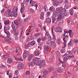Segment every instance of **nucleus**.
Listing matches in <instances>:
<instances>
[{
    "label": "nucleus",
    "instance_id": "nucleus-60",
    "mask_svg": "<svg viewBox=\"0 0 78 78\" xmlns=\"http://www.w3.org/2000/svg\"><path fill=\"white\" fill-rule=\"evenodd\" d=\"M47 74H44L43 75V78H45L46 77V76H47Z\"/></svg>",
    "mask_w": 78,
    "mask_h": 78
},
{
    "label": "nucleus",
    "instance_id": "nucleus-16",
    "mask_svg": "<svg viewBox=\"0 0 78 78\" xmlns=\"http://www.w3.org/2000/svg\"><path fill=\"white\" fill-rule=\"evenodd\" d=\"M35 4H36V2L33 1L31 5L32 6H34L35 7H36V8H37V6H38L37 5H35Z\"/></svg>",
    "mask_w": 78,
    "mask_h": 78
},
{
    "label": "nucleus",
    "instance_id": "nucleus-56",
    "mask_svg": "<svg viewBox=\"0 0 78 78\" xmlns=\"http://www.w3.org/2000/svg\"><path fill=\"white\" fill-rule=\"evenodd\" d=\"M58 27L55 28V32H58Z\"/></svg>",
    "mask_w": 78,
    "mask_h": 78
},
{
    "label": "nucleus",
    "instance_id": "nucleus-61",
    "mask_svg": "<svg viewBox=\"0 0 78 78\" xmlns=\"http://www.w3.org/2000/svg\"><path fill=\"white\" fill-rule=\"evenodd\" d=\"M65 4H68L69 3V2H68V1L67 0H65Z\"/></svg>",
    "mask_w": 78,
    "mask_h": 78
},
{
    "label": "nucleus",
    "instance_id": "nucleus-19",
    "mask_svg": "<svg viewBox=\"0 0 78 78\" xmlns=\"http://www.w3.org/2000/svg\"><path fill=\"white\" fill-rule=\"evenodd\" d=\"M56 56L57 58H58L60 56V52L58 51L56 52Z\"/></svg>",
    "mask_w": 78,
    "mask_h": 78
},
{
    "label": "nucleus",
    "instance_id": "nucleus-27",
    "mask_svg": "<svg viewBox=\"0 0 78 78\" xmlns=\"http://www.w3.org/2000/svg\"><path fill=\"white\" fill-rule=\"evenodd\" d=\"M8 52L9 53H12V50L11 48H9L8 50Z\"/></svg>",
    "mask_w": 78,
    "mask_h": 78
},
{
    "label": "nucleus",
    "instance_id": "nucleus-22",
    "mask_svg": "<svg viewBox=\"0 0 78 78\" xmlns=\"http://www.w3.org/2000/svg\"><path fill=\"white\" fill-rule=\"evenodd\" d=\"M51 19L50 18H48L46 19V21L47 22H51Z\"/></svg>",
    "mask_w": 78,
    "mask_h": 78
},
{
    "label": "nucleus",
    "instance_id": "nucleus-40",
    "mask_svg": "<svg viewBox=\"0 0 78 78\" xmlns=\"http://www.w3.org/2000/svg\"><path fill=\"white\" fill-rule=\"evenodd\" d=\"M39 51H37V52H34L35 55L36 56H39Z\"/></svg>",
    "mask_w": 78,
    "mask_h": 78
},
{
    "label": "nucleus",
    "instance_id": "nucleus-17",
    "mask_svg": "<svg viewBox=\"0 0 78 78\" xmlns=\"http://www.w3.org/2000/svg\"><path fill=\"white\" fill-rule=\"evenodd\" d=\"M68 38L69 36L67 35H66L65 37L64 36L63 37V41H64V42H66V40L67 39H68Z\"/></svg>",
    "mask_w": 78,
    "mask_h": 78
},
{
    "label": "nucleus",
    "instance_id": "nucleus-20",
    "mask_svg": "<svg viewBox=\"0 0 78 78\" xmlns=\"http://www.w3.org/2000/svg\"><path fill=\"white\" fill-rule=\"evenodd\" d=\"M70 14L72 15L73 14V9H71L69 11Z\"/></svg>",
    "mask_w": 78,
    "mask_h": 78
},
{
    "label": "nucleus",
    "instance_id": "nucleus-49",
    "mask_svg": "<svg viewBox=\"0 0 78 78\" xmlns=\"http://www.w3.org/2000/svg\"><path fill=\"white\" fill-rule=\"evenodd\" d=\"M41 38H38L37 40V42H38V43H40V42L41 41Z\"/></svg>",
    "mask_w": 78,
    "mask_h": 78
},
{
    "label": "nucleus",
    "instance_id": "nucleus-43",
    "mask_svg": "<svg viewBox=\"0 0 78 78\" xmlns=\"http://www.w3.org/2000/svg\"><path fill=\"white\" fill-rule=\"evenodd\" d=\"M41 39L43 41H45V39H46V37H43L41 38Z\"/></svg>",
    "mask_w": 78,
    "mask_h": 78
},
{
    "label": "nucleus",
    "instance_id": "nucleus-2",
    "mask_svg": "<svg viewBox=\"0 0 78 78\" xmlns=\"http://www.w3.org/2000/svg\"><path fill=\"white\" fill-rule=\"evenodd\" d=\"M14 23H12L11 26L13 30V31L14 32V34L15 35L17 36L19 34L18 31H16V30H17V26H20V23H19L18 21L16 20L14 21Z\"/></svg>",
    "mask_w": 78,
    "mask_h": 78
},
{
    "label": "nucleus",
    "instance_id": "nucleus-7",
    "mask_svg": "<svg viewBox=\"0 0 78 78\" xmlns=\"http://www.w3.org/2000/svg\"><path fill=\"white\" fill-rule=\"evenodd\" d=\"M44 49V53H46V54H47V55L48 54V51H47L49 49V48H48V47L46 45H44L43 47Z\"/></svg>",
    "mask_w": 78,
    "mask_h": 78
},
{
    "label": "nucleus",
    "instance_id": "nucleus-63",
    "mask_svg": "<svg viewBox=\"0 0 78 78\" xmlns=\"http://www.w3.org/2000/svg\"><path fill=\"white\" fill-rule=\"evenodd\" d=\"M15 40H18L19 39V37L16 36L15 37Z\"/></svg>",
    "mask_w": 78,
    "mask_h": 78
},
{
    "label": "nucleus",
    "instance_id": "nucleus-10",
    "mask_svg": "<svg viewBox=\"0 0 78 78\" xmlns=\"http://www.w3.org/2000/svg\"><path fill=\"white\" fill-rule=\"evenodd\" d=\"M34 55L33 54H30L28 57V60L29 61H30L33 57Z\"/></svg>",
    "mask_w": 78,
    "mask_h": 78
},
{
    "label": "nucleus",
    "instance_id": "nucleus-29",
    "mask_svg": "<svg viewBox=\"0 0 78 78\" xmlns=\"http://www.w3.org/2000/svg\"><path fill=\"white\" fill-rule=\"evenodd\" d=\"M35 44H36V42L35 41H32L30 43V45H32V46L34 45H35Z\"/></svg>",
    "mask_w": 78,
    "mask_h": 78
},
{
    "label": "nucleus",
    "instance_id": "nucleus-11",
    "mask_svg": "<svg viewBox=\"0 0 78 78\" xmlns=\"http://www.w3.org/2000/svg\"><path fill=\"white\" fill-rule=\"evenodd\" d=\"M12 14H13V17H16L17 16V13L15 10L12 11Z\"/></svg>",
    "mask_w": 78,
    "mask_h": 78
},
{
    "label": "nucleus",
    "instance_id": "nucleus-18",
    "mask_svg": "<svg viewBox=\"0 0 78 78\" xmlns=\"http://www.w3.org/2000/svg\"><path fill=\"white\" fill-rule=\"evenodd\" d=\"M44 12H42L41 13V16H40V19L41 20H44Z\"/></svg>",
    "mask_w": 78,
    "mask_h": 78
},
{
    "label": "nucleus",
    "instance_id": "nucleus-30",
    "mask_svg": "<svg viewBox=\"0 0 78 78\" xmlns=\"http://www.w3.org/2000/svg\"><path fill=\"white\" fill-rule=\"evenodd\" d=\"M4 24L5 25H8L9 24V20H6L4 22Z\"/></svg>",
    "mask_w": 78,
    "mask_h": 78
},
{
    "label": "nucleus",
    "instance_id": "nucleus-58",
    "mask_svg": "<svg viewBox=\"0 0 78 78\" xmlns=\"http://www.w3.org/2000/svg\"><path fill=\"white\" fill-rule=\"evenodd\" d=\"M63 56L66 57V56H68V54L65 53L64 55H63Z\"/></svg>",
    "mask_w": 78,
    "mask_h": 78
},
{
    "label": "nucleus",
    "instance_id": "nucleus-9",
    "mask_svg": "<svg viewBox=\"0 0 78 78\" xmlns=\"http://www.w3.org/2000/svg\"><path fill=\"white\" fill-rule=\"evenodd\" d=\"M28 54V51L24 50V51L23 54V58H25L27 57V55Z\"/></svg>",
    "mask_w": 78,
    "mask_h": 78
},
{
    "label": "nucleus",
    "instance_id": "nucleus-48",
    "mask_svg": "<svg viewBox=\"0 0 78 78\" xmlns=\"http://www.w3.org/2000/svg\"><path fill=\"white\" fill-rule=\"evenodd\" d=\"M52 23H55V20H56V19L55 18H52Z\"/></svg>",
    "mask_w": 78,
    "mask_h": 78
},
{
    "label": "nucleus",
    "instance_id": "nucleus-31",
    "mask_svg": "<svg viewBox=\"0 0 78 78\" xmlns=\"http://www.w3.org/2000/svg\"><path fill=\"white\" fill-rule=\"evenodd\" d=\"M68 60V58H67V56L66 57H65L63 58V61L65 62H66Z\"/></svg>",
    "mask_w": 78,
    "mask_h": 78
},
{
    "label": "nucleus",
    "instance_id": "nucleus-54",
    "mask_svg": "<svg viewBox=\"0 0 78 78\" xmlns=\"http://www.w3.org/2000/svg\"><path fill=\"white\" fill-rule=\"evenodd\" d=\"M49 61H51V62H52V61H53V58L52 57L50 58L49 59Z\"/></svg>",
    "mask_w": 78,
    "mask_h": 78
},
{
    "label": "nucleus",
    "instance_id": "nucleus-52",
    "mask_svg": "<svg viewBox=\"0 0 78 78\" xmlns=\"http://www.w3.org/2000/svg\"><path fill=\"white\" fill-rule=\"evenodd\" d=\"M73 42H74V43H78V40H73Z\"/></svg>",
    "mask_w": 78,
    "mask_h": 78
},
{
    "label": "nucleus",
    "instance_id": "nucleus-38",
    "mask_svg": "<svg viewBox=\"0 0 78 78\" xmlns=\"http://www.w3.org/2000/svg\"><path fill=\"white\" fill-rule=\"evenodd\" d=\"M49 10L50 11H54L55 10V8L52 6L49 9Z\"/></svg>",
    "mask_w": 78,
    "mask_h": 78
},
{
    "label": "nucleus",
    "instance_id": "nucleus-33",
    "mask_svg": "<svg viewBox=\"0 0 78 78\" xmlns=\"http://www.w3.org/2000/svg\"><path fill=\"white\" fill-rule=\"evenodd\" d=\"M8 16L9 17H13V14L12 13H8Z\"/></svg>",
    "mask_w": 78,
    "mask_h": 78
},
{
    "label": "nucleus",
    "instance_id": "nucleus-25",
    "mask_svg": "<svg viewBox=\"0 0 78 78\" xmlns=\"http://www.w3.org/2000/svg\"><path fill=\"white\" fill-rule=\"evenodd\" d=\"M43 8L44 9L45 11H46V12H47V11H48V9L47 5H46L44 6V7H43Z\"/></svg>",
    "mask_w": 78,
    "mask_h": 78
},
{
    "label": "nucleus",
    "instance_id": "nucleus-13",
    "mask_svg": "<svg viewBox=\"0 0 78 78\" xmlns=\"http://www.w3.org/2000/svg\"><path fill=\"white\" fill-rule=\"evenodd\" d=\"M13 58L16 61H23V60L20 58H18L15 57V56H13Z\"/></svg>",
    "mask_w": 78,
    "mask_h": 78
},
{
    "label": "nucleus",
    "instance_id": "nucleus-8",
    "mask_svg": "<svg viewBox=\"0 0 78 78\" xmlns=\"http://www.w3.org/2000/svg\"><path fill=\"white\" fill-rule=\"evenodd\" d=\"M23 67V64L22 63L19 64L18 65L17 68L19 70H21Z\"/></svg>",
    "mask_w": 78,
    "mask_h": 78
},
{
    "label": "nucleus",
    "instance_id": "nucleus-45",
    "mask_svg": "<svg viewBox=\"0 0 78 78\" xmlns=\"http://www.w3.org/2000/svg\"><path fill=\"white\" fill-rule=\"evenodd\" d=\"M15 75H17L18 74H19V72H18V70H16L15 72Z\"/></svg>",
    "mask_w": 78,
    "mask_h": 78
},
{
    "label": "nucleus",
    "instance_id": "nucleus-32",
    "mask_svg": "<svg viewBox=\"0 0 78 78\" xmlns=\"http://www.w3.org/2000/svg\"><path fill=\"white\" fill-rule=\"evenodd\" d=\"M30 43H26L25 44V46L26 47H28L30 46Z\"/></svg>",
    "mask_w": 78,
    "mask_h": 78
},
{
    "label": "nucleus",
    "instance_id": "nucleus-4",
    "mask_svg": "<svg viewBox=\"0 0 78 78\" xmlns=\"http://www.w3.org/2000/svg\"><path fill=\"white\" fill-rule=\"evenodd\" d=\"M62 7H61L59 8H57L56 9V11L53 13V17H56L59 14V12L62 10Z\"/></svg>",
    "mask_w": 78,
    "mask_h": 78
},
{
    "label": "nucleus",
    "instance_id": "nucleus-41",
    "mask_svg": "<svg viewBox=\"0 0 78 78\" xmlns=\"http://www.w3.org/2000/svg\"><path fill=\"white\" fill-rule=\"evenodd\" d=\"M40 33H38L35 34V37H37V36H39V35H40Z\"/></svg>",
    "mask_w": 78,
    "mask_h": 78
},
{
    "label": "nucleus",
    "instance_id": "nucleus-34",
    "mask_svg": "<svg viewBox=\"0 0 78 78\" xmlns=\"http://www.w3.org/2000/svg\"><path fill=\"white\" fill-rule=\"evenodd\" d=\"M64 32H63V34H62V36L64 37L66 35V34L67 33V32H66L65 30H64Z\"/></svg>",
    "mask_w": 78,
    "mask_h": 78
},
{
    "label": "nucleus",
    "instance_id": "nucleus-51",
    "mask_svg": "<svg viewBox=\"0 0 78 78\" xmlns=\"http://www.w3.org/2000/svg\"><path fill=\"white\" fill-rule=\"evenodd\" d=\"M46 28H45V27H41V30H45L46 31Z\"/></svg>",
    "mask_w": 78,
    "mask_h": 78
},
{
    "label": "nucleus",
    "instance_id": "nucleus-14",
    "mask_svg": "<svg viewBox=\"0 0 78 78\" xmlns=\"http://www.w3.org/2000/svg\"><path fill=\"white\" fill-rule=\"evenodd\" d=\"M53 4L54 6H57L59 5V2L58 1H55L54 2H53Z\"/></svg>",
    "mask_w": 78,
    "mask_h": 78
},
{
    "label": "nucleus",
    "instance_id": "nucleus-39",
    "mask_svg": "<svg viewBox=\"0 0 78 78\" xmlns=\"http://www.w3.org/2000/svg\"><path fill=\"white\" fill-rule=\"evenodd\" d=\"M74 58V55H72V56L69 55V56H67V58H68V59H70V58Z\"/></svg>",
    "mask_w": 78,
    "mask_h": 78
},
{
    "label": "nucleus",
    "instance_id": "nucleus-53",
    "mask_svg": "<svg viewBox=\"0 0 78 78\" xmlns=\"http://www.w3.org/2000/svg\"><path fill=\"white\" fill-rule=\"evenodd\" d=\"M68 33H69V34H71V33H72V30H70L68 31Z\"/></svg>",
    "mask_w": 78,
    "mask_h": 78
},
{
    "label": "nucleus",
    "instance_id": "nucleus-1",
    "mask_svg": "<svg viewBox=\"0 0 78 78\" xmlns=\"http://www.w3.org/2000/svg\"><path fill=\"white\" fill-rule=\"evenodd\" d=\"M33 62H31L30 63L28 62V64L29 66L30 67V66L33 67L34 66V64H36L37 66H39V68L41 69L42 66H45V60H41V58H34L33 60Z\"/></svg>",
    "mask_w": 78,
    "mask_h": 78
},
{
    "label": "nucleus",
    "instance_id": "nucleus-50",
    "mask_svg": "<svg viewBox=\"0 0 78 78\" xmlns=\"http://www.w3.org/2000/svg\"><path fill=\"white\" fill-rule=\"evenodd\" d=\"M20 41L22 42V41H23V36L21 37L20 38Z\"/></svg>",
    "mask_w": 78,
    "mask_h": 78
},
{
    "label": "nucleus",
    "instance_id": "nucleus-55",
    "mask_svg": "<svg viewBox=\"0 0 78 78\" xmlns=\"http://www.w3.org/2000/svg\"><path fill=\"white\" fill-rule=\"evenodd\" d=\"M50 14V12H48L46 13L47 16H49Z\"/></svg>",
    "mask_w": 78,
    "mask_h": 78
},
{
    "label": "nucleus",
    "instance_id": "nucleus-15",
    "mask_svg": "<svg viewBox=\"0 0 78 78\" xmlns=\"http://www.w3.org/2000/svg\"><path fill=\"white\" fill-rule=\"evenodd\" d=\"M57 70L58 73H61L62 72V69L61 68H58Z\"/></svg>",
    "mask_w": 78,
    "mask_h": 78
},
{
    "label": "nucleus",
    "instance_id": "nucleus-12",
    "mask_svg": "<svg viewBox=\"0 0 78 78\" xmlns=\"http://www.w3.org/2000/svg\"><path fill=\"white\" fill-rule=\"evenodd\" d=\"M25 8H26V7H25V6H21V8L20 10V12L21 13H22L23 12V11L25 9Z\"/></svg>",
    "mask_w": 78,
    "mask_h": 78
},
{
    "label": "nucleus",
    "instance_id": "nucleus-24",
    "mask_svg": "<svg viewBox=\"0 0 78 78\" xmlns=\"http://www.w3.org/2000/svg\"><path fill=\"white\" fill-rule=\"evenodd\" d=\"M5 41L7 42V44H10L11 43V42L8 40V39L5 38Z\"/></svg>",
    "mask_w": 78,
    "mask_h": 78
},
{
    "label": "nucleus",
    "instance_id": "nucleus-46",
    "mask_svg": "<svg viewBox=\"0 0 78 78\" xmlns=\"http://www.w3.org/2000/svg\"><path fill=\"white\" fill-rule=\"evenodd\" d=\"M7 37H10V36H11V34L9 33H7Z\"/></svg>",
    "mask_w": 78,
    "mask_h": 78
},
{
    "label": "nucleus",
    "instance_id": "nucleus-3",
    "mask_svg": "<svg viewBox=\"0 0 78 78\" xmlns=\"http://www.w3.org/2000/svg\"><path fill=\"white\" fill-rule=\"evenodd\" d=\"M65 9H63L62 10L59 12V14L60 15L58 16L57 19V20H59L60 19H61L62 18H63L64 17L66 16L68 17L69 16V13H65L64 12H63V11Z\"/></svg>",
    "mask_w": 78,
    "mask_h": 78
},
{
    "label": "nucleus",
    "instance_id": "nucleus-44",
    "mask_svg": "<svg viewBox=\"0 0 78 78\" xmlns=\"http://www.w3.org/2000/svg\"><path fill=\"white\" fill-rule=\"evenodd\" d=\"M16 50L18 52H20V49L17 47L16 48Z\"/></svg>",
    "mask_w": 78,
    "mask_h": 78
},
{
    "label": "nucleus",
    "instance_id": "nucleus-64",
    "mask_svg": "<svg viewBox=\"0 0 78 78\" xmlns=\"http://www.w3.org/2000/svg\"><path fill=\"white\" fill-rule=\"evenodd\" d=\"M75 3H76V4H78V0H75L74 1Z\"/></svg>",
    "mask_w": 78,
    "mask_h": 78
},
{
    "label": "nucleus",
    "instance_id": "nucleus-36",
    "mask_svg": "<svg viewBox=\"0 0 78 78\" xmlns=\"http://www.w3.org/2000/svg\"><path fill=\"white\" fill-rule=\"evenodd\" d=\"M62 31V29L60 27H59L58 32H61Z\"/></svg>",
    "mask_w": 78,
    "mask_h": 78
},
{
    "label": "nucleus",
    "instance_id": "nucleus-57",
    "mask_svg": "<svg viewBox=\"0 0 78 78\" xmlns=\"http://www.w3.org/2000/svg\"><path fill=\"white\" fill-rule=\"evenodd\" d=\"M31 26H33V27H34L35 25V23H34V22H32L31 24Z\"/></svg>",
    "mask_w": 78,
    "mask_h": 78
},
{
    "label": "nucleus",
    "instance_id": "nucleus-62",
    "mask_svg": "<svg viewBox=\"0 0 78 78\" xmlns=\"http://www.w3.org/2000/svg\"><path fill=\"white\" fill-rule=\"evenodd\" d=\"M29 73H30V71H27L26 72L25 74L26 75H28Z\"/></svg>",
    "mask_w": 78,
    "mask_h": 78
},
{
    "label": "nucleus",
    "instance_id": "nucleus-37",
    "mask_svg": "<svg viewBox=\"0 0 78 78\" xmlns=\"http://www.w3.org/2000/svg\"><path fill=\"white\" fill-rule=\"evenodd\" d=\"M43 73L44 74H48V71L47 70H44V71Z\"/></svg>",
    "mask_w": 78,
    "mask_h": 78
},
{
    "label": "nucleus",
    "instance_id": "nucleus-26",
    "mask_svg": "<svg viewBox=\"0 0 78 78\" xmlns=\"http://www.w3.org/2000/svg\"><path fill=\"white\" fill-rule=\"evenodd\" d=\"M4 30L5 31H7V30H9V27L4 26Z\"/></svg>",
    "mask_w": 78,
    "mask_h": 78
},
{
    "label": "nucleus",
    "instance_id": "nucleus-23",
    "mask_svg": "<svg viewBox=\"0 0 78 78\" xmlns=\"http://www.w3.org/2000/svg\"><path fill=\"white\" fill-rule=\"evenodd\" d=\"M61 41V39L60 38H58L57 40L56 43L58 44H60Z\"/></svg>",
    "mask_w": 78,
    "mask_h": 78
},
{
    "label": "nucleus",
    "instance_id": "nucleus-35",
    "mask_svg": "<svg viewBox=\"0 0 78 78\" xmlns=\"http://www.w3.org/2000/svg\"><path fill=\"white\" fill-rule=\"evenodd\" d=\"M29 9L30 10V11H31V12L33 13L34 12V10L32 8H29Z\"/></svg>",
    "mask_w": 78,
    "mask_h": 78
},
{
    "label": "nucleus",
    "instance_id": "nucleus-21",
    "mask_svg": "<svg viewBox=\"0 0 78 78\" xmlns=\"http://www.w3.org/2000/svg\"><path fill=\"white\" fill-rule=\"evenodd\" d=\"M62 8L63 9H65L64 10H63V12H66V9H68L69 8V6H68V5H67V6H66V7H65L64 8H63L62 7Z\"/></svg>",
    "mask_w": 78,
    "mask_h": 78
},
{
    "label": "nucleus",
    "instance_id": "nucleus-59",
    "mask_svg": "<svg viewBox=\"0 0 78 78\" xmlns=\"http://www.w3.org/2000/svg\"><path fill=\"white\" fill-rule=\"evenodd\" d=\"M8 13H11L12 12H11V11L9 9H8Z\"/></svg>",
    "mask_w": 78,
    "mask_h": 78
},
{
    "label": "nucleus",
    "instance_id": "nucleus-6",
    "mask_svg": "<svg viewBox=\"0 0 78 78\" xmlns=\"http://www.w3.org/2000/svg\"><path fill=\"white\" fill-rule=\"evenodd\" d=\"M66 44H67V41H64L63 43L64 46L62 47V49L61 50V52L62 53H64L66 52V49L64 48L66 47L67 46L66 45Z\"/></svg>",
    "mask_w": 78,
    "mask_h": 78
},
{
    "label": "nucleus",
    "instance_id": "nucleus-5",
    "mask_svg": "<svg viewBox=\"0 0 78 78\" xmlns=\"http://www.w3.org/2000/svg\"><path fill=\"white\" fill-rule=\"evenodd\" d=\"M48 45L47 46L48 47H52V48H55L56 47V43L53 41H51L49 43H47Z\"/></svg>",
    "mask_w": 78,
    "mask_h": 78
},
{
    "label": "nucleus",
    "instance_id": "nucleus-28",
    "mask_svg": "<svg viewBox=\"0 0 78 78\" xmlns=\"http://www.w3.org/2000/svg\"><path fill=\"white\" fill-rule=\"evenodd\" d=\"M7 62L8 64H11L12 63V60L11 58H9L7 60Z\"/></svg>",
    "mask_w": 78,
    "mask_h": 78
},
{
    "label": "nucleus",
    "instance_id": "nucleus-42",
    "mask_svg": "<svg viewBox=\"0 0 78 78\" xmlns=\"http://www.w3.org/2000/svg\"><path fill=\"white\" fill-rule=\"evenodd\" d=\"M49 72H50L51 70H53V67H50L49 68Z\"/></svg>",
    "mask_w": 78,
    "mask_h": 78
},
{
    "label": "nucleus",
    "instance_id": "nucleus-47",
    "mask_svg": "<svg viewBox=\"0 0 78 78\" xmlns=\"http://www.w3.org/2000/svg\"><path fill=\"white\" fill-rule=\"evenodd\" d=\"M34 26H30V30L31 31H33V30L34 29Z\"/></svg>",
    "mask_w": 78,
    "mask_h": 78
}]
</instances>
